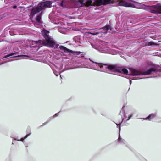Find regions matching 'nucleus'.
Returning a JSON list of instances; mask_svg holds the SVG:
<instances>
[{"label":"nucleus","instance_id":"6e6552de","mask_svg":"<svg viewBox=\"0 0 161 161\" xmlns=\"http://www.w3.org/2000/svg\"><path fill=\"white\" fill-rule=\"evenodd\" d=\"M92 45V47L97 49L98 51L101 53H111L110 48L108 47L102 46L101 47H94Z\"/></svg>","mask_w":161,"mask_h":161},{"label":"nucleus","instance_id":"473e14b6","mask_svg":"<svg viewBox=\"0 0 161 161\" xmlns=\"http://www.w3.org/2000/svg\"><path fill=\"white\" fill-rule=\"evenodd\" d=\"M60 77L61 78V75H60Z\"/></svg>","mask_w":161,"mask_h":161},{"label":"nucleus","instance_id":"2f4dec72","mask_svg":"<svg viewBox=\"0 0 161 161\" xmlns=\"http://www.w3.org/2000/svg\"><path fill=\"white\" fill-rule=\"evenodd\" d=\"M106 32H104V33H104H104H106Z\"/></svg>","mask_w":161,"mask_h":161},{"label":"nucleus","instance_id":"b1692460","mask_svg":"<svg viewBox=\"0 0 161 161\" xmlns=\"http://www.w3.org/2000/svg\"><path fill=\"white\" fill-rule=\"evenodd\" d=\"M100 43L103 46L106 45V44H107V43L106 42H103V41L101 42Z\"/></svg>","mask_w":161,"mask_h":161},{"label":"nucleus","instance_id":"9b49d317","mask_svg":"<svg viewBox=\"0 0 161 161\" xmlns=\"http://www.w3.org/2000/svg\"><path fill=\"white\" fill-rule=\"evenodd\" d=\"M71 5H72V0H63L61 1L60 6L62 7H66Z\"/></svg>","mask_w":161,"mask_h":161},{"label":"nucleus","instance_id":"a211bd4d","mask_svg":"<svg viewBox=\"0 0 161 161\" xmlns=\"http://www.w3.org/2000/svg\"><path fill=\"white\" fill-rule=\"evenodd\" d=\"M118 140V142L119 143H123L124 144H125L126 142L123 139L121 138L120 135L119 136Z\"/></svg>","mask_w":161,"mask_h":161},{"label":"nucleus","instance_id":"5701e85b","mask_svg":"<svg viewBox=\"0 0 161 161\" xmlns=\"http://www.w3.org/2000/svg\"><path fill=\"white\" fill-rule=\"evenodd\" d=\"M116 125H117V127L119 128V132L120 131V124H118L117 123H116Z\"/></svg>","mask_w":161,"mask_h":161},{"label":"nucleus","instance_id":"7c9ffc66","mask_svg":"<svg viewBox=\"0 0 161 161\" xmlns=\"http://www.w3.org/2000/svg\"><path fill=\"white\" fill-rule=\"evenodd\" d=\"M35 42H36V43H37V42H38L37 41H35Z\"/></svg>","mask_w":161,"mask_h":161},{"label":"nucleus","instance_id":"72a5a7b5","mask_svg":"<svg viewBox=\"0 0 161 161\" xmlns=\"http://www.w3.org/2000/svg\"><path fill=\"white\" fill-rule=\"evenodd\" d=\"M160 75H161V72H160Z\"/></svg>","mask_w":161,"mask_h":161},{"label":"nucleus","instance_id":"39448f33","mask_svg":"<svg viewBox=\"0 0 161 161\" xmlns=\"http://www.w3.org/2000/svg\"><path fill=\"white\" fill-rule=\"evenodd\" d=\"M148 10L150 12L155 14H161V5L160 4L147 7Z\"/></svg>","mask_w":161,"mask_h":161},{"label":"nucleus","instance_id":"7ed1b4c3","mask_svg":"<svg viewBox=\"0 0 161 161\" xmlns=\"http://www.w3.org/2000/svg\"><path fill=\"white\" fill-rule=\"evenodd\" d=\"M119 5L126 7H132L137 8H140L142 7L141 3L132 0L122 1L119 2Z\"/></svg>","mask_w":161,"mask_h":161},{"label":"nucleus","instance_id":"aec40b11","mask_svg":"<svg viewBox=\"0 0 161 161\" xmlns=\"http://www.w3.org/2000/svg\"><path fill=\"white\" fill-rule=\"evenodd\" d=\"M54 73L56 76H58L59 74H60V73L59 72H57L55 71H53Z\"/></svg>","mask_w":161,"mask_h":161},{"label":"nucleus","instance_id":"cd10ccee","mask_svg":"<svg viewBox=\"0 0 161 161\" xmlns=\"http://www.w3.org/2000/svg\"><path fill=\"white\" fill-rule=\"evenodd\" d=\"M17 8V6L16 5H14L13 7V9H16Z\"/></svg>","mask_w":161,"mask_h":161},{"label":"nucleus","instance_id":"393cba45","mask_svg":"<svg viewBox=\"0 0 161 161\" xmlns=\"http://www.w3.org/2000/svg\"><path fill=\"white\" fill-rule=\"evenodd\" d=\"M59 114V113H56L55 115H54L53 116L51 117L50 118V119H52L53 117H55L58 116Z\"/></svg>","mask_w":161,"mask_h":161},{"label":"nucleus","instance_id":"f3484780","mask_svg":"<svg viewBox=\"0 0 161 161\" xmlns=\"http://www.w3.org/2000/svg\"><path fill=\"white\" fill-rule=\"evenodd\" d=\"M26 135L25 137V139H26V138H27L31 134V130L30 128H28L27 129V130L26 131Z\"/></svg>","mask_w":161,"mask_h":161},{"label":"nucleus","instance_id":"412c9836","mask_svg":"<svg viewBox=\"0 0 161 161\" xmlns=\"http://www.w3.org/2000/svg\"><path fill=\"white\" fill-rule=\"evenodd\" d=\"M88 33H90L92 35H96L99 33H100L99 32H96L95 33H91L90 32H88Z\"/></svg>","mask_w":161,"mask_h":161},{"label":"nucleus","instance_id":"9d476101","mask_svg":"<svg viewBox=\"0 0 161 161\" xmlns=\"http://www.w3.org/2000/svg\"><path fill=\"white\" fill-rule=\"evenodd\" d=\"M18 53V52H15L10 53L9 54L5 56L4 58H7L10 57V58H15V57H21L22 59H24L25 57H28V56L24 55H16V54Z\"/></svg>","mask_w":161,"mask_h":161},{"label":"nucleus","instance_id":"0eeeda50","mask_svg":"<svg viewBox=\"0 0 161 161\" xmlns=\"http://www.w3.org/2000/svg\"><path fill=\"white\" fill-rule=\"evenodd\" d=\"M91 61L92 60H91L90 59H82L80 62H79L78 63H76L75 64L76 65L75 66L74 68H80L82 65H88L90 67Z\"/></svg>","mask_w":161,"mask_h":161},{"label":"nucleus","instance_id":"c85d7f7f","mask_svg":"<svg viewBox=\"0 0 161 161\" xmlns=\"http://www.w3.org/2000/svg\"><path fill=\"white\" fill-rule=\"evenodd\" d=\"M49 120H47L46 123H44V125H45L48 123L49 122Z\"/></svg>","mask_w":161,"mask_h":161},{"label":"nucleus","instance_id":"1a4fd4ad","mask_svg":"<svg viewBox=\"0 0 161 161\" xmlns=\"http://www.w3.org/2000/svg\"><path fill=\"white\" fill-rule=\"evenodd\" d=\"M113 1V0H94V4L96 6H99L103 4H106L112 3Z\"/></svg>","mask_w":161,"mask_h":161},{"label":"nucleus","instance_id":"6ab92c4d","mask_svg":"<svg viewBox=\"0 0 161 161\" xmlns=\"http://www.w3.org/2000/svg\"><path fill=\"white\" fill-rule=\"evenodd\" d=\"M110 28V26L108 25H107L103 28H100V29H102L104 31H107Z\"/></svg>","mask_w":161,"mask_h":161},{"label":"nucleus","instance_id":"4be33fe9","mask_svg":"<svg viewBox=\"0 0 161 161\" xmlns=\"http://www.w3.org/2000/svg\"><path fill=\"white\" fill-rule=\"evenodd\" d=\"M25 137H24V138H22L20 140H19V139H15V138H14V140H17L18 141H22L23 142V141H24V140L25 139Z\"/></svg>","mask_w":161,"mask_h":161},{"label":"nucleus","instance_id":"2eb2a0df","mask_svg":"<svg viewBox=\"0 0 161 161\" xmlns=\"http://www.w3.org/2000/svg\"><path fill=\"white\" fill-rule=\"evenodd\" d=\"M81 37L80 36H77L74 37L73 39L76 42L81 43Z\"/></svg>","mask_w":161,"mask_h":161},{"label":"nucleus","instance_id":"f257e3e1","mask_svg":"<svg viewBox=\"0 0 161 161\" xmlns=\"http://www.w3.org/2000/svg\"><path fill=\"white\" fill-rule=\"evenodd\" d=\"M146 66L149 69L147 70L144 71L143 72L135 69H131L130 70V74H128V71L126 69L119 67L115 65L105 64L92 61H91L90 67L91 69L102 72H106L107 70H109L111 72H117L129 75L137 76L134 77L132 78V80L141 79V78L138 76L139 75L151 74L155 75L157 74V68L152 62L147 63Z\"/></svg>","mask_w":161,"mask_h":161},{"label":"nucleus","instance_id":"ddd939ff","mask_svg":"<svg viewBox=\"0 0 161 161\" xmlns=\"http://www.w3.org/2000/svg\"><path fill=\"white\" fill-rule=\"evenodd\" d=\"M59 48L62 51H63L65 53H79V52H77V51H74L73 52L72 50H70L69 49H68L66 47L63 46H60L59 47Z\"/></svg>","mask_w":161,"mask_h":161},{"label":"nucleus","instance_id":"20e7f679","mask_svg":"<svg viewBox=\"0 0 161 161\" xmlns=\"http://www.w3.org/2000/svg\"><path fill=\"white\" fill-rule=\"evenodd\" d=\"M92 1L91 0H72V5L76 7H81L83 6L88 7L92 5Z\"/></svg>","mask_w":161,"mask_h":161},{"label":"nucleus","instance_id":"bb28decb","mask_svg":"<svg viewBox=\"0 0 161 161\" xmlns=\"http://www.w3.org/2000/svg\"><path fill=\"white\" fill-rule=\"evenodd\" d=\"M149 45H154V43L153 42H150L149 43Z\"/></svg>","mask_w":161,"mask_h":161},{"label":"nucleus","instance_id":"f03ea898","mask_svg":"<svg viewBox=\"0 0 161 161\" xmlns=\"http://www.w3.org/2000/svg\"><path fill=\"white\" fill-rule=\"evenodd\" d=\"M42 33L45 40H40L38 42L39 43L54 49L58 48L59 44L56 43L53 39L49 36V32L48 31L43 30L42 31Z\"/></svg>","mask_w":161,"mask_h":161},{"label":"nucleus","instance_id":"4468645a","mask_svg":"<svg viewBox=\"0 0 161 161\" xmlns=\"http://www.w3.org/2000/svg\"><path fill=\"white\" fill-rule=\"evenodd\" d=\"M156 116L155 114H150L147 117L144 119V120H150Z\"/></svg>","mask_w":161,"mask_h":161},{"label":"nucleus","instance_id":"c756f323","mask_svg":"<svg viewBox=\"0 0 161 161\" xmlns=\"http://www.w3.org/2000/svg\"><path fill=\"white\" fill-rule=\"evenodd\" d=\"M131 83H132V81H131V80H130V85H131Z\"/></svg>","mask_w":161,"mask_h":161},{"label":"nucleus","instance_id":"a878e982","mask_svg":"<svg viewBox=\"0 0 161 161\" xmlns=\"http://www.w3.org/2000/svg\"><path fill=\"white\" fill-rule=\"evenodd\" d=\"M133 116V114H131V115H130L129 116V117H128V119H127V120H126V121H127V120H129L130 118Z\"/></svg>","mask_w":161,"mask_h":161},{"label":"nucleus","instance_id":"dca6fc26","mask_svg":"<svg viewBox=\"0 0 161 161\" xmlns=\"http://www.w3.org/2000/svg\"><path fill=\"white\" fill-rule=\"evenodd\" d=\"M119 114L122 116L121 118L122 119V122L123 121V120L124 119L125 116V110H124V109H123V108H122V109L120 111Z\"/></svg>","mask_w":161,"mask_h":161},{"label":"nucleus","instance_id":"f8f14e48","mask_svg":"<svg viewBox=\"0 0 161 161\" xmlns=\"http://www.w3.org/2000/svg\"><path fill=\"white\" fill-rule=\"evenodd\" d=\"M42 14V12H41L39 14H38L37 15L36 17V23H35L34 24L35 26L38 27L37 25H42V22L41 20Z\"/></svg>","mask_w":161,"mask_h":161},{"label":"nucleus","instance_id":"423d86ee","mask_svg":"<svg viewBox=\"0 0 161 161\" xmlns=\"http://www.w3.org/2000/svg\"><path fill=\"white\" fill-rule=\"evenodd\" d=\"M55 12L54 11H52V13L50 14L49 15V18L53 23L58 25V26L60 27L62 25L63 22L59 19L58 17H54L53 16L52 14H54Z\"/></svg>","mask_w":161,"mask_h":161}]
</instances>
